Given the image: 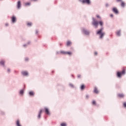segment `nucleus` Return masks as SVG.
<instances>
[{"label":"nucleus","instance_id":"1","mask_svg":"<svg viewBox=\"0 0 126 126\" xmlns=\"http://www.w3.org/2000/svg\"><path fill=\"white\" fill-rule=\"evenodd\" d=\"M98 24L101 26H102L104 24V23L102 21H100L98 22L96 19H95L94 18H93V22L92 24L95 27V28H97L98 26Z\"/></svg>","mask_w":126,"mask_h":126},{"label":"nucleus","instance_id":"2","mask_svg":"<svg viewBox=\"0 0 126 126\" xmlns=\"http://www.w3.org/2000/svg\"><path fill=\"white\" fill-rule=\"evenodd\" d=\"M104 30V28H102L101 29H100V30H99L97 32H96V34L97 35H100V39H102V38H103L105 34V32H103V31Z\"/></svg>","mask_w":126,"mask_h":126},{"label":"nucleus","instance_id":"3","mask_svg":"<svg viewBox=\"0 0 126 126\" xmlns=\"http://www.w3.org/2000/svg\"><path fill=\"white\" fill-rule=\"evenodd\" d=\"M126 68H123L122 71L117 72V77L118 78H121L122 76L126 74Z\"/></svg>","mask_w":126,"mask_h":126},{"label":"nucleus","instance_id":"4","mask_svg":"<svg viewBox=\"0 0 126 126\" xmlns=\"http://www.w3.org/2000/svg\"><path fill=\"white\" fill-rule=\"evenodd\" d=\"M81 2H82L83 3H87L88 4H91V1L90 0H79Z\"/></svg>","mask_w":126,"mask_h":126},{"label":"nucleus","instance_id":"5","mask_svg":"<svg viewBox=\"0 0 126 126\" xmlns=\"http://www.w3.org/2000/svg\"><path fill=\"white\" fill-rule=\"evenodd\" d=\"M83 33H84V34H85V35H89L90 32L87 30L86 29H83Z\"/></svg>","mask_w":126,"mask_h":126},{"label":"nucleus","instance_id":"6","mask_svg":"<svg viewBox=\"0 0 126 126\" xmlns=\"http://www.w3.org/2000/svg\"><path fill=\"white\" fill-rule=\"evenodd\" d=\"M112 11L116 14H119V10H118L117 8H116V7L113 8Z\"/></svg>","mask_w":126,"mask_h":126},{"label":"nucleus","instance_id":"7","mask_svg":"<svg viewBox=\"0 0 126 126\" xmlns=\"http://www.w3.org/2000/svg\"><path fill=\"white\" fill-rule=\"evenodd\" d=\"M94 93L95 94H99V92L98 89L97 88V87H95L94 88Z\"/></svg>","mask_w":126,"mask_h":126},{"label":"nucleus","instance_id":"8","mask_svg":"<svg viewBox=\"0 0 126 126\" xmlns=\"http://www.w3.org/2000/svg\"><path fill=\"white\" fill-rule=\"evenodd\" d=\"M44 109H45V113H46V114L48 115H49L50 112H49V109L47 108H45Z\"/></svg>","mask_w":126,"mask_h":126},{"label":"nucleus","instance_id":"9","mask_svg":"<svg viewBox=\"0 0 126 126\" xmlns=\"http://www.w3.org/2000/svg\"><path fill=\"white\" fill-rule=\"evenodd\" d=\"M42 112H43V110L40 109V111H39V114H38V118L39 119H40L41 118V114L42 113Z\"/></svg>","mask_w":126,"mask_h":126},{"label":"nucleus","instance_id":"10","mask_svg":"<svg viewBox=\"0 0 126 126\" xmlns=\"http://www.w3.org/2000/svg\"><path fill=\"white\" fill-rule=\"evenodd\" d=\"M12 23H15L16 21V18L15 16H12L11 18Z\"/></svg>","mask_w":126,"mask_h":126},{"label":"nucleus","instance_id":"11","mask_svg":"<svg viewBox=\"0 0 126 126\" xmlns=\"http://www.w3.org/2000/svg\"><path fill=\"white\" fill-rule=\"evenodd\" d=\"M22 74L24 76L28 75V72L27 71H23L22 72Z\"/></svg>","mask_w":126,"mask_h":126},{"label":"nucleus","instance_id":"12","mask_svg":"<svg viewBox=\"0 0 126 126\" xmlns=\"http://www.w3.org/2000/svg\"><path fill=\"white\" fill-rule=\"evenodd\" d=\"M35 94L33 91H31L29 92V95L31 96H33Z\"/></svg>","mask_w":126,"mask_h":126},{"label":"nucleus","instance_id":"13","mask_svg":"<svg viewBox=\"0 0 126 126\" xmlns=\"http://www.w3.org/2000/svg\"><path fill=\"white\" fill-rule=\"evenodd\" d=\"M21 5V3L20 1H18L17 3V7L18 9L20 8Z\"/></svg>","mask_w":126,"mask_h":126},{"label":"nucleus","instance_id":"14","mask_svg":"<svg viewBox=\"0 0 126 126\" xmlns=\"http://www.w3.org/2000/svg\"><path fill=\"white\" fill-rule=\"evenodd\" d=\"M118 96L120 98H124V97H125V95H124V94H118Z\"/></svg>","mask_w":126,"mask_h":126},{"label":"nucleus","instance_id":"15","mask_svg":"<svg viewBox=\"0 0 126 126\" xmlns=\"http://www.w3.org/2000/svg\"><path fill=\"white\" fill-rule=\"evenodd\" d=\"M16 126H22V125L20 124V122L19 120H17L16 121Z\"/></svg>","mask_w":126,"mask_h":126},{"label":"nucleus","instance_id":"16","mask_svg":"<svg viewBox=\"0 0 126 126\" xmlns=\"http://www.w3.org/2000/svg\"><path fill=\"white\" fill-rule=\"evenodd\" d=\"M71 45V42L70 41H67L66 46L69 47Z\"/></svg>","mask_w":126,"mask_h":126},{"label":"nucleus","instance_id":"17","mask_svg":"<svg viewBox=\"0 0 126 126\" xmlns=\"http://www.w3.org/2000/svg\"><path fill=\"white\" fill-rule=\"evenodd\" d=\"M4 63H5V61L3 60H2L0 62V64H1V65H4Z\"/></svg>","mask_w":126,"mask_h":126},{"label":"nucleus","instance_id":"18","mask_svg":"<svg viewBox=\"0 0 126 126\" xmlns=\"http://www.w3.org/2000/svg\"><path fill=\"white\" fill-rule=\"evenodd\" d=\"M80 89L81 90H84L85 89V86L84 85H82L81 86Z\"/></svg>","mask_w":126,"mask_h":126},{"label":"nucleus","instance_id":"19","mask_svg":"<svg viewBox=\"0 0 126 126\" xmlns=\"http://www.w3.org/2000/svg\"><path fill=\"white\" fill-rule=\"evenodd\" d=\"M121 5L122 7H124L126 6V3L124 1H121Z\"/></svg>","mask_w":126,"mask_h":126},{"label":"nucleus","instance_id":"20","mask_svg":"<svg viewBox=\"0 0 126 126\" xmlns=\"http://www.w3.org/2000/svg\"><path fill=\"white\" fill-rule=\"evenodd\" d=\"M92 105H94V106H96V102L95 100H93L92 102Z\"/></svg>","mask_w":126,"mask_h":126},{"label":"nucleus","instance_id":"21","mask_svg":"<svg viewBox=\"0 0 126 126\" xmlns=\"http://www.w3.org/2000/svg\"><path fill=\"white\" fill-rule=\"evenodd\" d=\"M72 54V53L71 52H66V55H68L69 56H71Z\"/></svg>","mask_w":126,"mask_h":126},{"label":"nucleus","instance_id":"22","mask_svg":"<svg viewBox=\"0 0 126 126\" xmlns=\"http://www.w3.org/2000/svg\"><path fill=\"white\" fill-rule=\"evenodd\" d=\"M117 35L118 36H121V31H120L117 32Z\"/></svg>","mask_w":126,"mask_h":126},{"label":"nucleus","instance_id":"23","mask_svg":"<svg viewBox=\"0 0 126 126\" xmlns=\"http://www.w3.org/2000/svg\"><path fill=\"white\" fill-rule=\"evenodd\" d=\"M24 90H21L20 91V94H21V95H23V94H24Z\"/></svg>","mask_w":126,"mask_h":126},{"label":"nucleus","instance_id":"24","mask_svg":"<svg viewBox=\"0 0 126 126\" xmlns=\"http://www.w3.org/2000/svg\"><path fill=\"white\" fill-rule=\"evenodd\" d=\"M32 23H31V22H28V23H27V25H28V26H32Z\"/></svg>","mask_w":126,"mask_h":126},{"label":"nucleus","instance_id":"25","mask_svg":"<svg viewBox=\"0 0 126 126\" xmlns=\"http://www.w3.org/2000/svg\"><path fill=\"white\" fill-rule=\"evenodd\" d=\"M69 86L72 88H73L74 87V86L73 84H69Z\"/></svg>","mask_w":126,"mask_h":126},{"label":"nucleus","instance_id":"26","mask_svg":"<svg viewBox=\"0 0 126 126\" xmlns=\"http://www.w3.org/2000/svg\"><path fill=\"white\" fill-rule=\"evenodd\" d=\"M30 4H31L30 2H26V3H25V6L30 5Z\"/></svg>","mask_w":126,"mask_h":126},{"label":"nucleus","instance_id":"27","mask_svg":"<svg viewBox=\"0 0 126 126\" xmlns=\"http://www.w3.org/2000/svg\"><path fill=\"white\" fill-rule=\"evenodd\" d=\"M61 54H63V55H66V52L65 51H61Z\"/></svg>","mask_w":126,"mask_h":126},{"label":"nucleus","instance_id":"28","mask_svg":"<svg viewBox=\"0 0 126 126\" xmlns=\"http://www.w3.org/2000/svg\"><path fill=\"white\" fill-rule=\"evenodd\" d=\"M61 126H66V124L65 123H62Z\"/></svg>","mask_w":126,"mask_h":126},{"label":"nucleus","instance_id":"29","mask_svg":"<svg viewBox=\"0 0 126 126\" xmlns=\"http://www.w3.org/2000/svg\"><path fill=\"white\" fill-rule=\"evenodd\" d=\"M123 105H124V107L125 108H126V102H124V104H123Z\"/></svg>","mask_w":126,"mask_h":126},{"label":"nucleus","instance_id":"30","mask_svg":"<svg viewBox=\"0 0 126 126\" xmlns=\"http://www.w3.org/2000/svg\"><path fill=\"white\" fill-rule=\"evenodd\" d=\"M96 17H97V18H100V19H101V17H100L99 15H96Z\"/></svg>","mask_w":126,"mask_h":126},{"label":"nucleus","instance_id":"31","mask_svg":"<svg viewBox=\"0 0 126 126\" xmlns=\"http://www.w3.org/2000/svg\"><path fill=\"white\" fill-rule=\"evenodd\" d=\"M94 54V56H97V55H98L97 52H95Z\"/></svg>","mask_w":126,"mask_h":126},{"label":"nucleus","instance_id":"32","mask_svg":"<svg viewBox=\"0 0 126 126\" xmlns=\"http://www.w3.org/2000/svg\"><path fill=\"white\" fill-rule=\"evenodd\" d=\"M77 77L78 78H80L81 76V75H78Z\"/></svg>","mask_w":126,"mask_h":126},{"label":"nucleus","instance_id":"33","mask_svg":"<svg viewBox=\"0 0 126 126\" xmlns=\"http://www.w3.org/2000/svg\"><path fill=\"white\" fill-rule=\"evenodd\" d=\"M110 16H111V17H114V15H113V14H111V15H110Z\"/></svg>","mask_w":126,"mask_h":126},{"label":"nucleus","instance_id":"34","mask_svg":"<svg viewBox=\"0 0 126 126\" xmlns=\"http://www.w3.org/2000/svg\"><path fill=\"white\" fill-rule=\"evenodd\" d=\"M117 1L118 2H119V1H121V2H122V0H117Z\"/></svg>","mask_w":126,"mask_h":126},{"label":"nucleus","instance_id":"35","mask_svg":"<svg viewBox=\"0 0 126 126\" xmlns=\"http://www.w3.org/2000/svg\"><path fill=\"white\" fill-rule=\"evenodd\" d=\"M109 6V4L108 3L106 4V6L107 7Z\"/></svg>","mask_w":126,"mask_h":126},{"label":"nucleus","instance_id":"36","mask_svg":"<svg viewBox=\"0 0 126 126\" xmlns=\"http://www.w3.org/2000/svg\"><path fill=\"white\" fill-rule=\"evenodd\" d=\"M7 72H10V69H7Z\"/></svg>","mask_w":126,"mask_h":126},{"label":"nucleus","instance_id":"37","mask_svg":"<svg viewBox=\"0 0 126 126\" xmlns=\"http://www.w3.org/2000/svg\"><path fill=\"white\" fill-rule=\"evenodd\" d=\"M31 1H37V0H31Z\"/></svg>","mask_w":126,"mask_h":126},{"label":"nucleus","instance_id":"38","mask_svg":"<svg viewBox=\"0 0 126 126\" xmlns=\"http://www.w3.org/2000/svg\"><path fill=\"white\" fill-rule=\"evenodd\" d=\"M5 26H8V24H5Z\"/></svg>","mask_w":126,"mask_h":126},{"label":"nucleus","instance_id":"39","mask_svg":"<svg viewBox=\"0 0 126 126\" xmlns=\"http://www.w3.org/2000/svg\"><path fill=\"white\" fill-rule=\"evenodd\" d=\"M36 33H38V31H36Z\"/></svg>","mask_w":126,"mask_h":126},{"label":"nucleus","instance_id":"40","mask_svg":"<svg viewBox=\"0 0 126 126\" xmlns=\"http://www.w3.org/2000/svg\"><path fill=\"white\" fill-rule=\"evenodd\" d=\"M26 45H24V47H26Z\"/></svg>","mask_w":126,"mask_h":126}]
</instances>
